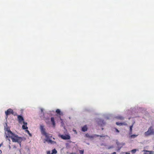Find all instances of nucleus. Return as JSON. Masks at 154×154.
<instances>
[{"mask_svg": "<svg viewBox=\"0 0 154 154\" xmlns=\"http://www.w3.org/2000/svg\"><path fill=\"white\" fill-rule=\"evenodd\" d=\"M125 154H130V152H125Z\"/></svg>", "mask_w": 154, "mask_h": 154, "instance_id": "nucleus-27", "label": "nucleus"}, {"mask_svg": "<svg viewBox=\"0 0 154 154\" xmlns=\"http://www.w3.org/2000/svg\"><path fill=\"white\" fill-rule=\"evenodd\" d=\"M51 121L54 127H55V123L54 121V118L53 117H51Z\"/></svg>", "mask_w": 154, "mask_h": 154, "instance_id": "nucleus-12", "label": "nucleus"}, {"mask_svg": "<svg viewBox=\"0 0 154 154\" xmlns=\"http://www.w3.org/2000/svg\"><path fill=\"white\" fill-rule=\"evenodd\" d=\"M57 151L55 149H53L52 150V153H51V154H56L57 153Z\"/></svg>", "mask_w": 154, "mask_h": 154, "instance_id": "nucleus-16", "label": "nucleus"}, {"mask_svg": "<svg viewBox=\"0 0 154 154\" xmlns=\"http://www.w3.org/2000/svg\"><path fill=\"white\" fill-rule=\"evenodd\" d=\"M117 118L118 119H120L121 120H124V119L123 117H122V116H117Z\"/></svg>", "mask_w": 154, "mask_h": 154, "instance_id": "nucleus-15", "label": "nucleus"}, {"mask_svg": "<svg viewBox=\"0 0 154 154\" xmlns=\"http://www.w3.org/2000/svg\"><path fill=\"white\" fill-rule=\"evenodd\" d=\"M79 153L80 154H83L84 153V150H79Z\"/></svg>", "mask_w": 154, "mask_h": 154, "instance_id": "nucleus-21", "label": "nucleus"}, {"mask_svg": "<svg viewBox=\"0 0 154 154\" xmlns=\"http://www.w3.org/2000/svg\"><path fill=\"white\" fill-rule=\"evenodd\" d=\"M143 151L144 152L143 154H154V151H149L147 150H144Z\"/></svg>", "mask_w": 154, "mask_h": 154, "instance_id": "nucleus-8", "label": "nucleus"}, {"mask_svg": "<svg viewBox=\"0 0 154 154\" xmlns=\"http://www.w3.org/2000/svg\"><path fill=\"white\" fill-rule=\"evenodd\" d=\"M44 126L42 125H41L40 126V129L41 133L42 135L45 136L46 138V139H49L50 138L52 137V135L46 133L45 131V129L44 128Z\"/></svg>", "mask_w": 154, "mask_h": 154, "instance_id": "nucleus-2", "label": "nucleus"}, {"mask_svg": "<svg viewBox=\"0 0 154 154\" xmlns=\"http://www.w3.org/2000/svg\"><path fill=\"white\" fill-rule=\"evenodd\" d=\"M134 124H133L131 126H130V132H129V134H131L132 133V127H133Z\"/></svg>", "mask_w": 154, "mask_h": 154, "instance_id": "nucleus-13", "label": "nucleus"}, {"mask_svg": "<svg viewBox=\"0 0 154 154\" xmlns=\"http://www.w3.org/2000/svg\"><path fill=\"white\" fill-rule=\"evenodd\" d=\"M59 136L62 139L65 140H69L70 138V136L68 134H65V135L60 134L59 135Z\"/></svg>", "mask_w": 154, "mask_h": 154, "instance_id": "nucleus-5", "label": "nucleus"}, {"mask_svg": "<svg viewBox=\"0 0 154 154\" xmlns=\"http://www.w3.org/2000/svg\"><path fill=\"white\" fill-rule=\"evenodd\" d=\"M45 122H46L47 123V121H45Z\"/></svg>", "mask_w": 154, "mask_h": 154, "instance_id": "nucleus-31", "label": "nucleus"}, {"mask_svg": "<svg viewBox=\"0 0 154 154\" xmlns=\"http://www.w3.org/2000/svg\"><path fill=\"white\" fill-rule=\"evenodd\" d=\"M113 147V146H110V147H108V149H110L111 148H112Z\"/></svg>", "mask_w": 154, "mask_h": 154, "instance_id": "nucleus-25", "label": "nucleus"}, {"mask_svg": "<svg viewBox=\"0 0 154 154\" xmlns=\"http://www.w3.org/2000/svg\"><path fill=\"white\" fill-rule=\"evenodd\" d=\"M87 138H88L91 139H93L94 137H98L100 136V137H104V136H103V135H92V136H90L88 134H87Z\"/></svg>", "mask_w": 154, "mask_h": 154, "instance_id": "nucleus-6", "label": "nucleus"}, {"mask_svg": "<svg viewBox=\"0 0 154 154\" xmlns=\"http://www.w3.org/2000/svg\"><path fill=\"white\" fill-rule=\"evenodd\" d=\"M5 114L6 119L8 117V116L11 114L13 115L14 116L17 115V113L16 112H14L13 110L10 108L8 109L5 112Z\"/></svg>", "mask_w": 154, "mask_h": 154, "instance_id": "nucleus-4", "label": "nucleus"}, {"mask_svg": "<svg viewBox=\"0 0 154 154\" xmlns=\"http://www.w3.org/2000/svg\"><path fill=\"white\" fill-rule=\"evenodd\" d=\"M102 130H103V128H102Z\"/></svg>", "mask_w": 154, "mask_h": 154, "instance_id": "nucleus-30", "label": "nucleus"}, {"mask_svg": "<svg viewBox=\"0 0 154 154\" xmlns=\"http://www.w3.org/2000/svg\"><path fill=\"white\" fill-rule=\"evenodd\" d=\"M116 124L118 125H127V123L125 122H121L119 123V122H116Z\"/></svg>", "mask_w": 154, "mask_h": 154, "instance_id": "nucleus-10", "label": "nucleus"}, {"mask_svg": "<svg viewBox=\"0 0 154 154\" xmlns=\"http://www.w3.org/2000/svg\"><path fill=\"white\" fill-rule=\"evenodd\" d=\"M115 130L118 133H119V131L117 129L115 128Z\"/></svg>", "mask_w": 154, "mask_h": 154, "instance_id": "nucleus-24", "label": "nucleus"}, {"mask_svg": "<svg viewBox=\"0 0 154 154\" xmlns=\"http://www.w3.org/2000/svg\"><path fill=\"white\" fill-rule=\"evenodd\" d=\"M116 152H113L111 154H116Z\"/></svg>", "mask_w": 154, "mask_h": 154, "instance_id": "nucleus-29", "label": "nucleus"}, {"mask_svg": "<svg viewBox=\"0 0 154 154\" xmlns=\"http://www.w3.org/2000/svg\"><path fill=\"white\" fill-rule=\"evenodd\" d=\"M45 140L46 142H48V143H50L51 144H54V143H56V142L54 141H52L50 139H45Z\"/></svg>", "mask_w": 154, "mask_h": 154, "instance_id": "nucleus-11", "label": "nucleus"}, {"mask_svg": "<svg viewBox=\"0 0 154 154\" xmlns=\"http://www.w3.org/2000/svg\"><path fill=\"white\" fill-rule=\"evenodd\" d=\"M5 132L6 135V137L11 138L13 142H17L21 146V143L23 141V138L21 137H18L17 135L13 133L10 130V128L8 126L7 123H5Z\"/></svg>", "mask_w": 154, "mask_h": 154, "instance_id": "nucleus-1", "label": "nucleus"}, {"mask_svg": "<svg viewBox=\"0 0 154 154\" xmlns=\"http://www.w3.org/2000/svg\"><path fill=\"white\" fill-rule=\"evenodd\" d=\"M153 134H154V129L152 126L149 127L148 131L144 133V135L146 137L153 135Z\"/></svg>", "mask_w": 154, "mask_h": 154, "instance_id": "nucleus-3", "label": "nucleus"}, {"mask_svg": "<svg viewBox=\"0 0 154 154\" xmlns=\"http://www.w3.org/2000/svg\"><path fill=\"white\" fill-rule=\"evenodd\" d=\"M22 123H23V124H24V125H26L27 124V122H24V121H23Z\"/></svg>", "mask_w": 154, "mask_h": 154, "instance_id": "nucleus-23", "label": "nucleus"}, {"mask_svg": "<svg viewBox=\"0 0 154 154\" xmlns=\"http://www.w3.org/2000/svg\"><path fill=\"white\" fill-rule=\"evenodd\" d=\"M26 131L29 134L30 136H31V134L29 133V131L28 130H26Z\"/></svg>", "mask_w": 154, "mask_h": 154, "instance_id": "nucleus-22", "label": "nucleus"}, {"mask_svg": "<svg viewBox=\"0 0 154 154\" xmlns=\"http://www.w3.org/2000/svg\"><path fill=\"white\" fill-rule=\"evenodd\" d=\"M17 119H18V121L20 123H22L23 121H24V119L23 117L20 115H17Z\"/></svg>", "mask_w": 154, "mask_h": 154, "instance_id": "nucleus-7", "label": "nucleus"}, {"mask_svg": "<svg viewBox=\"0 0 154 154\" xmlns=\"http://www.w3.org/2000/svg\"><path fill=\"white\" fill-rule=\"evenodd\" d=\"M98 124L99 125L102 126L105 125V123L103 121L100 119L98 121Z\"/></svg>", "mask_w": 154, "mask_h": 154, "instance_id": "nucleus-9", "label": "nucleus"}, {"mask_svg": "<svg viewBox=\"0 0 154 154\" xmlns=\"http://www.w3.org/2000/svg\"><path fill=\"white\" fill-rule=\"evenodd\" d=\"M138 135L133 134L131 135L130 137L131 138H134L136 137Z\"/></svg>", "mask_w": 154, "mask_h": 154, "instance_id": "nucleus-18", "label": "nucleus"}, {"mask_svg": "<svg viewBox=\"0 0 154 154\" xmlns=\"http://www.w3.org/2000/svg\"><path fill=\"white\" fill-rule=\"evenodd\" d=\"M49 118H47L46 119H45V120H47L48 119V120H49Z\"/></svg>", "mask_w": 154, "mask_h": 154, "instance_id": "nucleus-28", "label": "nucleus"}, {"mask_svg": "<svg viewBox=\"0 0 154 154\" xmlns=\"http://www.w3.org/2000/svg\"><path fill=\"white\" fill-rule=\"evenodd\" d=\"M56 112L58 114L60 115H61V112L60 109H58L56 110Z\"/></svg>", "mask_w": 154, "mask_h": 154, "instance_id": "nucleus-17", "label": "nucleus"}, {"mask_svg": "<svg viewBox=\"0 0 154 154\" xmlns=\"http://www.w3.org/2000/svg\"><path fill=\"white\" fill-rule=\"evenodd\" d=\"M22 128L23 129H28V127L27 126L25 125H23L22 126Z\"/></svg>", "mask_w": 154, "mask_h": 154, "instance_id": "nucleus-19", "label": "nucleus"}, {"mask_svg": "<svg viewBox=\"0 0 154 154\" xmlns=\"http://www.w3.org/2000/svg\"><path fill=\"white\" fill-rule=\"evenodd\" d=\"M136 151H137V149H132V150H131V152L132 153L134 154L136 152Z\"/></svg>", "mask_w": 154, "mask_h": 154, "instance_id": "nucleus-20", "label": "nucleus"}, {"mask_svg": "<svg viewBox=\"0 0 154 154\" xmlns=\"http://www.w3.org/2000/svg\"><path fill=\"white\" fill-rule=\"evenodd\" d=\"M82 131H87V125H85L82 128Z\"/></svg>", "mask_w": 154, "mask_h": 154, "instance_id": "nucleus-14", "label": "nucleus"}, {"mask_svg": "<svg viewBox=\"0 0 154 154\" xmlns=\"http://www.w3.org/2000/svg\"><path fill=\"white\" fill-rule=\"evenodd\" d=\"M47 154H51L50 151H47Z\"/></svg>", "mask_w": 154, "mask_h": 154, "instance_id": "nucleus-26", "label": "nucleus"}]
</instances>
